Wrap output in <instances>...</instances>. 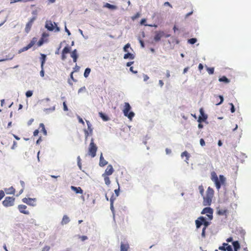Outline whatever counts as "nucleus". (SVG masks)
I'll return each mask as SVG.
<instances>
[{
	"instance_id": "bf43d9fd",
	"label": "nucleus",
	"mask_w": 251,
	"mask_h": 251,
	"mask_svg": "<svg viewBox=\"0 0 251 251\" xmlns=\"http://www.w3.org/2000/svg\"><path fill=\"white\" fill-rule=\"evenodd\" d=\"M38 133H39V130L38 129H36L35 130H34V131L33 132V135L34 136H36L38 135Z\"/></svg>"
},
{
	"instance_id": "aec40b11",
	"label": "nucleus",
	"mask_w": 251,
	"mask_h": 251,
	"mask_svg": "<svg viewBox=\"0 0 251 251\" xmlns=\"http://www.w3.org/2000/svg\"><path fill=\"white\" fill-rule=\"evenodd\" d=\"M15 191V189L12 186L9 188L5 189V191L7 194H14Z\"/></svg>"
},
{
	"instance_id": "4be33fe9",
	"label": "nucleus",
	"mask_w": 251,
	"mask_h": 251,
	"mask_svg": "<svg viewBox=\"0 0 251 251\" xmlns=\"http://www.w3.org/2000/svg\"><path fill=\"white\" fill-rule=\"evenodd\" d=\"M216 99H217L216 103V105H218L222 103L224 101V98L222 96H219L216 97Z\"/></svg>"
},
{
	"instance_id": "473e14b6",
	"label": "nucleus",
	"mask_w": 251,
	"mask_h": 251,
	"mask_svg": "<svg viewBox=\"0 0 251 251\" xmlns=\"http://www.w3.org/2000/svg\"><path fill=\"white\" fill-rule=\"evenodd\" d=\"M197 41V39L195 38H191L188 40V42L190 44H194Z\"/></svg>"
},
{
	"instance_id": "052dcab7",
	"label": "nucleus",
	"mask_w": 251,
	"mask_h": 251,
	"mask_svg": "<svg viewBox=\"0 0 251 251\" xmlns=\"http://www.w3.org/2000/svg\"><path fill=\"white\" fill-rule=\"evenodd\" d=\"M115 199V198L114 197V196L113 195L110 199V203L112 202L114 203V201Z\"/></svg>"
},
{
	"instance_id": "6e6552de",
	"label": "nucleus",
	"mask_w": 251,
	"mask_h": 251,
	"mask_svg": "<svg viewBox=\"0 0 251 251\" xmlns=\"http://www.w3.org/2000/svg\"><path fill=\"white\" fill-rule=\"evenodd\" d=\"M164 36L165 37H169L170 35H165V33L163 31H155V35L154 37V40L155 42H158L160 40L161 38Z\"/></svg>"
},
{
	"instance_id": "774afa93",
	"label": "nucleus",
	"mask_w": 251,
	"mask_h": 251,
	"mask_svg": "<svg viewBox=\"0 0 251 251\" xmlns=\"http://www.w3.org/2000/svg\"><path fill=\"white\" fill-rule=\"evenodd\" d=\"M146 22V20L145 19H143L141 20V21L140 22V24L144 25Z\"/></svg>"
},
{
	"instance_id": "09e8293b",
	"label": "nucleus",
	"mask_w": 251,
	"mask_h": 251,
	"mask_svg": "<svg viewBox=\"0 0 251 251\" xmlns=\"http://www.w3.org/2000/svg\"><path fill=\"white\" fill-rule=\"evenodd\" d=\"M229 105L231 106L230 111L231 113H234L235 112L234 106L232 103H230Z\"/></svg>"
},
{
	"instance_id": "0e129e2a",
	"label": "nucleus",
	"mask_w": 251,
	"mask_h": 251,
	"mask_svg": "<svg viewBox=\"0 0 251 251\" xmlns=\"http://www.w3.org/2000/svg\"><path fill=\"white\" fill-rule=\"evenodd\" d=\"M203 65L201 63L199 64V66H198V68H199V70L201 71V70L203 69Z\"/></svg>"
},
{
	"instance_id": "5701e85b",
	"label": "nucleus",
	"mask_w": 251,
	"mask_h": 251,
	"mask_svg": "<svg viewBox=\"0 0 251 251\" xmlns=\"http://www.w3.org/2000/svg\"><path fill=\"white\" fill-rule=\"evenodd\" d=\"M104 7L108 8L112 10H115L117 8V7L114 5H112L108 3H106L104 5Z\"/></svg>"
},
{
	"instance_id": "7c9ffc66",
	"label": "nucleus",
	"mask_w": 251,
	"mask_h": 251,
	"mask_svg": "<svg viewBox=\"0 0 251 251\" xmlns=\"http://www.w3.org/2000/svg\"><path fill=\"white\" fill-rule=\"evenodd\" d=\"M37 38L36 37H33L30 42L29 43V45L32 47L37 42Z\"/></svg>"
},
{
	"instance_id": "680f3d73",
	"label": "nucleus",
	"mask_w": 251,
	"mask_h": 251,
	"mask_svg": "<svg viewBox=\"0 0 251 251\" xmlns=\"http://www.w3.org/2000/svg\"><path fill=\"white\" fill-rule=\"evenodd\" d=\"M114 203L111 202L110 203V209L111 210V211L112 212H114Z\"/></svg>"
},
{
	"instance_id": "9b49d317",
	"label": "nucleus",
	"mask_w": 251,
	"mask_h": 251,
	"mask_svg": "<svg viewBox=\"0 0 251 251\" xmlns=\"http://www.w3.org/2000/svg\"><path fill=\"white\" fill-rule=\"evenodd\" d=\"M113 172H114V169L113 168L112 166L111 165H109L107 167V168L105 171V172L103 175L110 176V175H111Z\"/></svg>"
},
{
	"instance_id": "f8f14e48",
	"label": "nucleus",
	"mask_w": 251,
	"mask_h": 251,
	"mask_svg": "<svg viewBox=\"0 0 251 251\" xmlns=\"http://www.w3.org/2000/svg\"><path fill=\"white\" fill-rule=\"evenodd\" d=\"M45 27L49 31H53L54 29V25L50 21H46Z\"/></svg>"
},
{
	"instance_id": "37998d69",
	"label": "nucleus",
	"mask_w": 251,
	"mask_h": 251,
	"mask_svg": "<svg viewBox=\"0 0 251 251\" xmlns=\"http://www.w3.org/2000/svg\"><path fill=\"white\" fill-rule=\"evenodd\" d=\"M31 48V47L28 44L26 47H25L22 49L24 51H25L26 50H27L28 49H30Z\"/></svg>"
},
{
	"instance_id": "6e6d98bb",
	"label": "nucleus",
	"mask_w": 251,
	"mask_h": 251,
	"mask_svg": "<svg viewBox=\"0 0 251 251\" xmlns=\"http://www.w3.org/2000/svg\"><path fill=\"white\" fill-rule=\"evenodd\" d=\"M119 191H120V187L119 186L117 189H115L114 191L117 197H118L119 195Z\"/></svg>"
},
{
	"instance_id": "0eeeda50",
	"label": "nucleus",
	"mask_w": 251,
	"mask_h": 251,
	"mask_svg": "<svg viewBox=\"0 0 251 251\" xmlns=\"http://www.w3.org/2000/svg\"><path fill=\"white\" fill-rule=\"evenodd\" d=\"M15 198L11 197H6L2 201L3 205L5 207L12 206L14 205Z\"/></svg>"
},
{
	"instance_id": "a19ab883",
	"label": "nucleus",
	"mask_w": 251,
	"mask_h": 251,
	"mask_svg": "<svg viewBox=\"0 0 251 251\" xmlns=\"http://www.w3.org/2000/svg\"><path fill=\"white\" fill-rule=\"evenodd\" d=\"M40 10V8H38V9H36L32 11V14L33 15H37L38 14V11Z\"/></svg>"
},
{
	"instance_id": "3c124183",
	"label": "nucleus",
	"mask_w": 251,
	"mask_h": 251,
	"mask_svg": "<svg viewBox=\"0 0 251 251\" xmlns=\"http://www.w3.org/2000/svg\"><path fill=\"white\" fill-rule=\"evenodd\" d=\"M69 222V218L66 216H64V224H67Z\"/></svg>"
},
{
	"instance_id": "412c9836",
	"label": "nucleus",
	"mask_w": 251,
	"mask_h": 251,
	"mask_svg": "<svg viewBox=\"0 0 251 251\" xmlns=\"http://www.w3.org/2000/svg\"><path fill=\"white\" fill-rule=\"evenodd\" d=\"M93 129L92 128V125L88 126V130H85V134L86 137H87L89 134H92Z\"/></svg>"
},
{
	"instance_id": "f257e3e1",
	"label": "nucleus",
	"mask_w": 251,
	"mask_h": 251,
	"mask_svg": "<svg viewBox=\"0 0 251 251\" xmlns=\"http://www.w3.org/2000/svg\"><path fill=\"white\" fill-rule=\"evenodd\" d=\"M211 179L214 182L217 190H219L222 185H226V177L223 175H220L219 179L216 173L214 171L211 173Z\"/></svg>"
},
{
	"instance_id": "4c0bfd02",
	"label": "nucleus",
	"mask_w": 251,
	"mask_h": 251,
	"mask_svg": "<svg viewBox=\"0 0 251 251\" xmlns=\"http://www.w3.org/2000/svg\"><path fill=\"white\" fill-rule=\"evenodd\" d=\"M199 190L200 191V194L203 196V193H204V188H203V187L202 186V185H200L199 186Z\"/></svg>"
},
{
	"instance_id": "7ed1b4c3",
	"label": "nucleus",
	"mask_w": 251,
	"mask_h": 251,
	"mask_svg": "<svg viewBox=\"0 0 251 251\" xmlns=\"http://www.w3.org/2000/svg\"><path fill=\"white\" fill-rule=\"evenodd\" d=\"M214 191L210 187H208L206 192V195L203 196V205L209 206L212 202V199L214 196Z\"/></svg>"
},
{
	"instance_id": "69168bd1",
	"label": "nucleus",
	"mask_w": 251,
	"mask_h": 251,
	"mask_svg": "<svg viewBox=\"0 0 251 251\" xmlns=\"http://www.w3.org/2000/svg\"><path fill=\"white\" fill-rule=\"evenodd\" d=\"M226 246L223 245V246L220 247L219 248V249L220 250L226 251Z\"/></svg>"
},
{
	"instance_id": "864d4df0",
	"label": "nucleus",
	"mask_w": 251,
	"mask_h": 251,
	"mask_svg": "<svg viewBox=\"0 0 251 251\" xmlns=\"http://www.w3.org/2000/svg\"><path fill=\"white\" fill-rule=\"evenodd\" d=\"M36 19V17L34 16L32 17L30 21L28 22L30 24L32 25L33 22Z\"/></svg>"
},
{
	"instance_id": "dca6fc26",
	"label": "nucleus",
	"mask_w": 251,
	"mask_h": 251,
	"mask_svg": "<svg viewBox=\"0 0 251 251\" xmlns=\"http://www.w3.org/2000/svg\"><path fill=\"white\" fill-rule=\"evenodd\" d=\"M40 55L41 67L43 68L46 61L47 55L43 53H41Z\"/></svg>"
},
{
	"instance_id": "cd10ccee",
	"label": "nucleus",
	"mask_w": 251,
	"mask_h": 251,
	"mask_svg": "<svg viewBox=\"0 0 251 251\" xmlns=\"http://www.w3.org/2000/svg\"><path fill=\"white\" fill-rule=\"evenodd\" d=\"M47 39H44L42 38H41L39 41L37 42V45L38 47L42 46L44 43L47 41Z\"/></svg>"
},
{
	"instance_id": "603ef678",
	"label": "nucleus",
	"mask_w": 251,
	"mask_h": 251,
	"mask_svg": "<svg viewBox=\"0 0 251 251\" xmlns=\"http://www.w3.org/2000/svg\"><path fill=\"white\" fill-rule=\"evenodd\" d=\"M5 194L2 190H0V201L4 197Z\"/></svg>"
},
{
	"instance_id": "bb28decb",
	"label": "nucleus",
	"mask_w": 251,
	"mask_h": 251,
	"mask_svg": "<svg viewBox=\"0 0 251 251\" xmlns=\"http://www.w3.org/2000/svg\"><path fill=\"white\" fill-rule=\"evenodd\" d=\"M219 81L224 82L226 83H228L229 82V80L225 76H223L222 77L219 78Z\"/></svg>"
},
{
	"instance_id": "c756f323",
	"label": "nucleus",
	"mask_w": 251,
	"mask_h": 251,
	"mask_svg": "<svg viewBox=\"0 0 251 251\" xmlns=\"http://www.w3.org/2000/svg\"><path fill=\"white\" fill-rule=\"evenodd\" d=\"M90 72H91V69L90 68H87L85 69V72H84V76L85 77H87L90 73Z\"/></svg>"
},
{
	"instance_id": "1a4fd4ad",
	"label": "nucleus",
	"mask_w": 251,
	"mask_h": 251,
	"mask_svg": "<svg viewBox=\"0 0 251 251\" xmlns=\"http://www.w3.org/2000/svg\"><path fill=\"white\" fill-rule=\"evenodd\" d=\"M22 201L28 205L34 206L36 205V199L35 198H26L23 199Z\"/></svg>"
},
{
	"instance_id": "f03ea898",
	"label": "nucleus",
	"mask_w": 251,
	"mask_h": 251,
	"mask_svg": "<svg viewBox=\"0 0 251 251\" xmlns=\"http://www.w3.org/2000/svg\"><path fill=\"white\" fill-rule=\"evenodd\" d=\"M195 223L197 229L200 228L202 225H203L201 232V236L203 238H205V230L208 226L210 225V222L207 221L205 217L203 216H200L195 221Z\"/></svg>"
},
{
	"instance_id": "393cba45",
	"label": "nucleus",
	"mask_w": 251,
	"mask_h": 251,
	"mask_svg": "<svg viewBox=\"0 0 251 251\" xmlns=\"http://www.w3.org/2000/svg\"><path fill=\"white\" fill-rule=\"evenodd\" d=\"M232 244H233V246L234 247V251H238V249H239L240 246V244H239L238 241H234L232 243Z\"/></svg>"
},
{
	"instance_id": "72a5a7b5",
	"label": "nucleus",
	"mask_w": 251,
	"mask_h": 251,
	"mask_svg": "<svg viewBox=\"0 0 251 251\" xmlns=\"http://www.w3.org/2000/svg\"><path fill=\"white\" fill-rule=\"evenodd\" d=\"M206 70H207V71L209 75H212L214 73V68H209V67H207Z\"/></svg>"
},
{
	"instance_id": "5fc2aeb1",
	"label": "nucleus",
	"mask_w": 251,
	"mask_h": 251,
	"mask_svg": "<svg viewBox=\"0 0 251 251\" xmlns=\"http://www.w3.org/2000/svg\"><path fill=\"white\" fill-rule=\"evenodd\" d=\"M200 144L201 146H205V142H204V140H203V139L201 138L200 139Z\"/></svg>"
},
{
	"instance_id": "2f4dec72",
	"label": "nucleus",
	"mask_w": 251,
	"mask_h": 251,
	"mask_svg": "<svg viewBox=\"0 0 251 251\" xmlns=\"http://www.w3.org/2000/svg\"><path fill=\"white\" fill-rule=\"evenodd\" d=\"M223 245L224 246H226V251H233L232 248L231 246L228 245L226 243H224Z\"/></svg>"
},
{
	"instance_id": "13d9d810",
	"label": "nucleus",
	"mask_w": 251,
	"mask_h": 251,
	"mask_svg": "<svg viewBox=\"0 0 251 251\" xmlns=\"http://www.w3.org/2000/svg\"><path fill=\"white\" fill-rule=\"evenodd\" d=\"M40 74L42 77H43L44 76V71L43 70V68H41V70L40 72Z\"/></svg>"
},
{
	"instance_id": "b1692460",
	"label": "nucleus",
	"mask_w": 251,
	"mask_h": 251,
	"mask_svg": "<svg viewBox=\"0 0 251 251\" xmlns=\"http://www.w3.org/2000/svg\"><path fill=\"white\" fill-rule=\"evenodd\" d=\"M102 176L104 178L105 183L107 186H108L110 184V182H111L110 180V179H109V177L108 176H107V175H103L102 174Z\"/></svg>"
},
{
	"instance_id": "4468645a",
	"label": "nucleus",
	"mask_w": 251,
	"mask_h": 251,
	"mask_svg": "<svg viewBox=\"0 0 251 251\" xmlns=\"http://www.w3.org/2000/svg\"><path fill=\"white\" fill-rule=\"evenodd\" d=\"M129 248V246L127 243H121L120 246V251H128Z\"/></svg>"
},
{
	"instance_id": "4d7b16f0",
	"label": "nucleus",
	"mask_w": 251,
	"mask_h": 251,
	"mask_svg": "<svg viewBox=\"0 0 251 251\" xmlns=\"http://www.w3.org/2000/svg\"><path fill=\"white\" fill-rule=\"evenodd\" d=\"M50 99L49 98H46L45 99H43V100H40V103H44V102H48L49 101H50Z\"/></svg>"
},
{
	"instance_id": "f704fd0d",
	"label": "nucleus",
	"mask_w": 251,
	"mask_h": 251,
	"mask_svg": "<svg viewBox=\"0 0 251 251\" xmlns=\"http://www.w3.org/2000/svg\"><path fill=\"white\" fill-rule=\"evenodd\" d=\"M31 25H32L30 24L29 23H27L26 25V26H25V30L26 32H28V31H29L31 27Z\"/></svg>"
},
{
	"instance_id": "c85d7f7f",
	"label": "nucleus",
	"mask_w": 251,
	"mask_h": 251,
	"mask_svg": "<svg viewBox=\"0 0 251 251\" xmlns=\"http://www.w3.org/2000/svg\"><path fill=\"white\" fill-rule=\"evenodd\" d=\"M181 156L182 157H183L184 156H185L186 157V160H188L189 158V157H190V155H189V154L188 153V152L187 151H184V152H183L181 153Z\"/></svg>"
},
{
	"instance_id": "de8ad7c7",
	"label": "nucleus",
	"mask_w": 251,
	"mask_h": 251,
	"mask_svg": "<svg viewBox=\"0 0 251 251\" xmlns=\"http://www.w3.org/2000/svg\"><path fill=\"white\" fill-rule=\"evenodd\" d=\"M140 16V14L139 13H137L135 15L132 17L131 19L132 20H135Z\"/></svg>"
},
{
	"instance_id": "2eb2a0df",
	"label": "nucleus",
	"mask_w": 251,
	"mask_h": 251,
	"mask_svg": "<svg viewBox=\"0 0 251 251\" xmlns=\"http://www.w3.org/2000/svg\"><path fill=\"white\" fill-rule=\"evenodd\" d=\"M71 188L76 194H83V191L80 187H76L74 186H71Z\"/></svg>"
},
{
	"instance_id": "ddd939ff",
	"label": "nucleus",
	"mask_w": 251,
	"mask_h": 251,
	"mask_svg": "<svg viewBox=\"0 0 251 251\" xmlns=\"http://www.w3.org/2000/svg\"><path fill=\"white\" fill-rule=\"evenodd\" d=\"M26 206L23 204H20L18 205V209L20 212L25 214H29V212L28 211H25V209L26 208Z\"/></svg>"
},
{
	"instance_id": "39448f33",
	"label": "nucleus",
	"mask_w": 251,
	"mask_h": 251,
	"mask_svg": "<svg viewBox=\"0 0 251 251\" xmlns=\"http://www.w3.org/2000/svg\"><path fill=\"white\" fill-rule=\"evenodd\" d=\"M131 109V106L129 103L128 102H125V106H124V109H123V113L124 114V115L126 117H127L130 120H131L132 118L134 116V113L133 112H130L129 111Z\"/></svg>"
},
{
	"instance_id": "c03bdc74",
	"label": "nucleus",
	"mask_w": 251,
	"mask_h": 251,
	"mask_svg": "<svg viewBox=\"0 0 251 251\" xmlns=\"http://www.w3.org/2000/svg\"><path fill=\"white\" fill-rule=\"evenodd\" d=\"M49 36V34L47 32H43L42 34V37L41 38L45 39L46 38H47Z\"/></svg>"
},
{
	"instance_id": "e433bc0d",
	"label": "nucleus",
	"mask_w": 251,
	"mask_h": 251,
	"mask_svg": "<svg viewBox=\"0 0 251 251\" xmlns=\"http://www.w3.org/2000/svg\"><path fill=\"white\" fill-rule=\"evenodd\" d=\"M33 95V92L32 91L28 90L26 91L25 93V96L27 98L31 97Z\"/></svg>"
},
{
	"instance_id": "58836bf2",
	"label": "nucleus",
	"mask_w": 251,
	"mask_h": 251,
	"mask_svg": "<svg viewBox=\"0 0 251 251\" xmlns=\"http://www.w3.org/2000/svg\"><path fill=\"white\" fill-rule=\"evenodd\" d=\"M70 47H65V48H64V54L70 52Z\"/></svg>"
},
{
	"instance_id": "9d476101",
	"label": "nucleus",
	"mask_w": 251,
	"mask_h": 251,
	"mask_svg": "<svg viewBox=\"0 0 251 251\" xmlns=\"http://www.w3.org/2000/svg\"><path fill=\"white\" fill-rule=\"evenodd\" d=\"M200 112L201 115L199 117L198 121L201 123V122L205 121L207 118V116L206 115L204 114L202 108L200 109Z\"/></svg>"
},
{
	"instance_id": "338daca9",
	"label": "nucleus",
	"mask_w": 251,
	"mask_h": 251,
	"mask_svg": "<svg viewBox=\"0 0 251 251\" xmlns=\"http://www.w3.org/2000/svg\"><path fill=\"white\" fill-rule=\"evenodd\" d=\"M42 131L43 132L44 135H46L47 134V132L45 127H43V128H42Z\"/></svg>"
},
{
	"instance_id": "a18cd8bd",
	"label": "nucleus",
	"mask_w": 251,
	"mask_h": 251,
	"mask_svg": "<svg viewBox=\"0 0 251 251\" xmlns=\"http://www.w3.org/2000/svg\"><path fill=\"white\" fill-rule=\"evenodd\" d=\"M100 117H101L104 121L108 120L107 117L103 115V114H102V113H100Z\"/></svg>"
},
{
	"instance_id": "ea45409f",
	"label": "nucleus",
	"mask_w": 251,
	"mask_h": 251,
	"mask_svg": "<svg viewBox=\"0 0 251 251\" xmlns=\"http://www.w3.org/2000/svg\"><path fill=\"white\" fill-rule=\"evenodd\" d=\"M77 165L79 168L80 169H81V159L80 156H78L77 158Z\"/></svg>"
},
{
	"instance_id": "f3484780",
	"label": "nucleus",
	"mask_w": 251,
	"mask_h": 251,
	"mask_svg": "<svg viewBox=\"0 0 251 251\" xmlns=\"http://www.w3.org/2000/svg\"><path fill=\"white\" fill-rule=\"evenodd\" d=\"M217 213L220 215H227L228 213V211L226 208H221L218 210Z\"/></svg>"
},
{
	"instance_id": "8fccbe9b",
	"label": "nucleus",
	"mask_w": 251,
	"mask_h": 251,
	"mask_svg": "<svg viewBox=\"0 0 251 251\" xmlns=\"http://www.w3.org/2000/svg\"><path fill=\"white\" fill-rule=\"evenodd\" d=\"M14 57V55L12 56L11 57L9 58H5L4 59H0V62L5 61L9 60H11Z\"/></svg>"
},
{
	"instance_id": "e2e57ef3",
	"label": "nucleus",
	"mask_w": 251,
	"mask_h": 251,
	"mask_svg": "<svg viewBox=\"0 0 251 251\" xmlns=\"http://www.w3.org/2000/svg\"><path fill=\"white\" fill-rule=\"evenodd\" d=\"M33 121H34V119H30V120L28 121V122H27V125H28V126L31 125L32 124V122H33Z\"/></svg>"
},
{
	"instance_id": "49530a36",
	"label": "nucleus",
	"mask_w": 251,
	"mask_h": 251,
	"mask_svg": "<svg viewBox=\"0 0 251 251\" xmlns=\"http://www.w3.org/2000/svg\"><path fill=\"white\" fill-rule=\"evenodd\" d=\"M130 47V44L129 43H127L126 45L124 48V50L125 52H127V49Z\"/></svg>"
},
{
	"instance_id": "6ab92c4d",
	"label": "nucleus",
	"mask_w": 251,
	"mask_h": 251,
	"mask_svg": "<svg viewBox=\"0 0 251 251\" xmlns=\"http://www.w3.org/2000/svg\"><path fill=\"white\" fill-rule=\"evenodd\" d=\"M71 56L73 58V61L76 62L77 59V54L76 50H74L71 53Z\"/></svg>"
},
{
	"instance_id": "a878e982",
	"label": "nucleus",
	"mask_w": 251,
	"mask_h": 251,
	"mask_svg": "<svg viewBox=\"0 0 251 251\" xmlns=\"http://www.w3.org/2000/svg\"><path fill=\"white\" fill-rule=\"evenodd\" d=\"M124 59L129 58L133 59L134 58V55L131 53L128 52L124 55Z\"/></svg>"
},
{
	"instance_id": "a211bd4d",
	"label": "nucleus",
	"mask_w": 251,
	"mask_h": 251,
	"mask_svg": "<svg viewBox=\"0 0 251 251\" xmlns=\"http://www.w3.org/2000/svg\"><path fill=\"white\" fill-rule=\"evenodd\" d=\"M107 164V162L104 159L102 154H101L100 159V166L101 167H103Z\"/></svg>"
},
{
	"instance_id": "c9c22d12",
	"label": "nucleus",
	"mask_w": 251,
	"mask_h": 251,
	"mask_svg": "<svg viewBox=\"0 0 251 251\" xmlns=\"http://www.w3.org/2000/svg\"><path fill=\"white\" fill-rule=\"evenodd\" d=\"M55 110V106H53L51 108H44V111H45V112H47V113H48V112H52V111H53L54 110Z\"/></svg>"
},
{
	"instance_id": "79ce46f5",
	"label": "nucleus",
	"mask_w": 251,
	"mask_h": 251,
	"mask_svg": "<svg viewBox=\"0 0 251 251\" xmlns=\"http://www.w3.org/2000/svg\"><path fill=\"white\" fill-rule=\"evenodd\" d=\"M79 238L81 240V241H84L85 240H86L88 239V237L85 235H83V236H79Z\"/></svg>"
},
{
	"instance_id": "20e7f679",
	"label": "nucleus",
	"mask_w": 251,
	"mask_h": 251,
	"mask_svg": "<svg viewBox=\"0 0 251 251\" xmlns=\"http://www.w3.org/2000/svg\"><path fill=\"white\" fill-rule=\"evenodd\" d=\"M98 148L94 142L93 139H92L88 148V154L91 157H94L96 155Z\"/></svg>"
},
{
	"instance_id": "423d86ee",
	"label": "nucleus",
	"mask_w": 251,
	"mask_h": 251,
	"mask_svg": "<svg viewBox=\"0 0 251 251\" xmlns=\"http://www.w3.org/2000/svg\"><path fill=\"white\" fill-rule=\"evenodd\" d=\"M213 213V209L209 207H207L203 208L201 212V214H206V216L207 217V219L209 220H211L212 219Z\"/></svg>"
}]
</instances>
